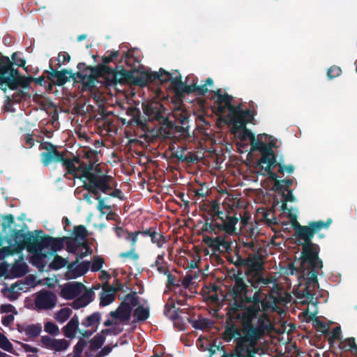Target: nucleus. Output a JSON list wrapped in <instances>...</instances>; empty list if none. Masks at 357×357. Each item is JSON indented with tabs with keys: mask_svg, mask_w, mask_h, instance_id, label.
<instances>
[{
	"mask_svg": "<svg viewBox=\"0 0 357 357\" xmlns=\"http://www.w3.org/2000/svg\"><path fill=\"white\" fill-rule=\"evenodd\" d=\"M202 291H199L202 293ZM204 301L214 313H217L227 300H229L225 330L222 338L227 342L234 340L235 346L231 352L221 357H256L261 350L260 341L269 329V320L259 311V298L263 291H255V301L246 307L243 296L249 291H225L220 299L218 291H203Z\"/></svg>",
	"mask_w": 357,
	"mask_h": 357,
	"instance_id": "nucleus-1",
	"label": "nucleus"
},
{
	"mask_svg": "<svg viewBox=\"0 0 357 357\" xmlns=\"http://www.w3.org/2000/svg\"><path fill=\"white\" fill-rule=\"evenodd\" d=\"M303 243H298L302 247L301 255V264L303 268H307L306 273L303 272V277L305 280L306 287L303 290H315L319 287L317 275L323 268V261L319 257L320 247L318 244L312 243V239L298 238Z\"/></svg>",
	"mask_w": 357,
	"mask_h": 357,
	"instance_id": "nucleus-2",
	"label": "nucleus"
},
{
	"mask_svg": "<svg viewBox=\"0 0 357 357\" xmlns=\"http://www.w3.org/2000/svg\"><path fill=\"white\" fill-rule=\"evenodd\" d=\"M93 154V151L91 150L86 152L84 155L87 161H82L77 167L76 166L75 173L70 174L74 178L82 181L84 190L93 187L103 188V180L113 179L112 176L104 174L98 166H95V162L91 160V157Z\"/></svg>",
	"mask_w": 357,
	"mask_h": 357,
	"instance_id": "nucleus-3",
	"label": "nucleus"
},
{
	"mask_svg": "<svg viewBox=\"0 0 357 357\" xmlns=\"http://www.w3.org/2000/svg\"><path fill=\"white\" fill-rule=\"evenodd\" d=\"M31 76H22L20 71L13 67V62L8 56L0 53V86H5L2 89L6 91V88L16 90L19 86L29 89L31 82Z\"/></svg>",
	"mask_w": 357,
	"mask_h": 357,
	"instance_id": "nucleus-4",
	"label": "nucleus"
},
{
	"mask_svg": "<svg viewBox=\"0 0 357 357\" xmlns=\"http://www.w3.org/2000/svg\"><path fill=\"white\" fill-rule=\"evenodd\" d=\"M245 266L248 268L245 271L247 280L252 288L262 290V288L273 284V287L270 290H284L275 284V279L272 277L266 278L264 277V264L259 257L247 258Z\"/></svg>",
	"mask_w": 357,
	"mask_h": 357,
	"instance_id": "nucleus-5",
	"label": "nucleus"
},
{
	"mask_svg": "<svg viewBox=\"0 0 357 357\" xmlns=\"http://www.w3.org/2000/svg\"><path fill=\"white\" fill-rule=\"evenodd\" d=\"M22 227L27 228L26 224ZM37 234L34 235L32 231H24V228L21 229H13L11 230V234L8 236L7 242L8 245L13 248L16 253H20L24 249H27L29 252H36V246L38 244L39 234L43 233L42 230H36Z\"/></svg>",
	"mask_w": 357,
	"mask_h": 357,
	"instance_id": "nucleus-6",
	"label": "nucleus"
},
{
	"mask_svg": "<svg viewBox=\"0 0 357 357\" xmlns=\"http://www.w3.org/2000/svg\"><path fill=\"white\" fill-rule=\"evenodd\" d=\"M144 77L142 70L136 69L126 70L120 66L116 68H112V70L109 72L108 77L105 78L104 84L106 88L115 86L118 83L129 84L142 87Z\"/></svg>",
	"mask_w": 357,
	"mask_h": 357,
	"instance_id": "nucleus-7",
	"label": "nucleus"
},
{
	"mask_svg": "<svg viewBox=\"0 0 357 357\" xmlns=\"http://www.w3.org/2000/svg\"><path fill=\"white\" fill-rule=\"evenodd\" d=\"M39 149L45 151L40 153V161L44 167H48L52 162H61L68 172L73 171L71 161L66 160V153L59 151L56 146L50 142H44L40 144Z\"/></svg>",
	"mask_w": 357,
	"mask_h": 357,
	"instance_id": "nucleus-8",
	"label": "nucleus"
},
{
	"mask_svg": "<svg viewBox=\"0 0 357 357\" xmlns=\"http://www.w3.org/2000/svg\"><path fill=\"white\" fill-rule=\"evenodd\" d=\"M229 123L232 125L233 130L238 127L244 128L248 123H252L255 119V112L251 109L243 110L242 104L230 108L228 115Z\"/></svg>",
	"mask_w": 357,
	"mask_h": 357,
	"instance_id": "nucleus-9",
	"label": "nucleus"
},
{
	"mask_svg": "<svg viewBox=\"0 0 357 357\" xmlns=\"http://www.w3.org/2000/svg\"><path fill=\"white\" fill-rule=\"evenodd\" d=\"M331 219L328 218L326 222L322 220L311 222L308 225H301L296 220L293 223L295 229V236L298 238L310 240L313 238L314 234L324 228H328L331 224Z\"/></svg>",
	"mask_w": 357,
	"mask_h": 357,
	"instance_id": "nucleus-10",
	"label": "nucleus"
},
{
	"mask_svg": "<svg viewBox=\"0 0 357 357\" xmlns=\"http://www.w3.org/2000/svg\"><path fill=\"white\" fill-rule=\"evenodd\" d=\"M165 110L166 109L162 104L153 102L147 105L144 112L150 120L157 121L159 124L167 128H172L173 127V123L164 115Z\"/></svg>",
	"mask_w": 357,
	"mask_h": 357,
	"instance_id": "nucleus-11",
	"label": "nucleus"
},
{
	"mask_svg": "<svg viewBox=\"0 0 357 357\" xmlns=\"http://www.w3.org/2000/svg\"><path fill=\"white\" fill-rule=\"evenodd\" d=\"M204 243L210 248L214 252L231 254L234 243L228 240L225 236H218L215 238L203 236Z\"/></svg>",
	"mask_w": 357,
	"mask_h": 357,
	"instance_id": "nucleus-12",
	"label": "nucleus"
},
{
	"mask_svg": "<svg viewBox=\"0 0 357 357\" xmlns=\"http://www.w3.org/2000/svg\"><path fill=\"white\" fill-rule=\"evenodd\" d=\"M250 142L251 144V151H258L261 153V158L257 161V165L266 162L269 158L276 155L272 149V147L275 146L274 142L266 144L259 139H256L255 136L254 137V140H250Z\"/></svg>",
	"mask_w": 357,
	"mask_h": 357,
	"instance_id": "nucleus-13",
	"label": "nucleus"
},
{
	"mask_svg": "<svg viewBox=\"0 0 357 357\" xmlns=\"http://www.w3.org/2000/svg\"><path fill=\"white\" fill-rule=\"evenodd\" d=\"M57 303V297L53 291H38L36 294L35 306L37 311L53 309Z\"/></svg>",
	"mask_w": 357,
	"mask_h": 357,
	"instance_id": "nucleus-14",
	"label": "nucleus"
},
{
	"mask_svg": "<svg viewBox=\"0 0 357 357\" xmlns=\"http://www.w3.org/2000/svg\"><path fill=\"white\" fill-rule=\"evenodd\" d=\"M66 238V237L54 238L49 235L40 236L38 244L36 246L37 252H40L45 248H50L52 253L61 250L64 247Z\"/></svg>",
	"mask_w": 357,
	"mask_h": 357,
	"instance_id": "nucleus-15",
	"label": "nucleus"
},
{
	"mask_svg": "<svg viewBox=\"0 0 357 357\" xmlns=\"http://www.w3.org/2000/svg\"><path fill=\"white\" fill-rule=\"evenodd\" d=\"M173 75L174 73H170L162 68L159 69V71L158 73L142 70V75L144 76V84H142V87L146 86L149 84L154 82L155 81L159 82L160 84H164L170 82L171 85L172 86V80L175 77H173Z\"/></svg>",
	"mask_w": 357,
	"mask_h": 357,
	"instance_id": "nucleus-16",
	"label": "nucleus"
},
{
	"mask_svg": "<svg viewBox=\"0 0 357 357\" xmlns=\"http://www.w3.org/2000/svg\"><path fill=\"white\" fill-rule=\"evenodd\" d=\"M99 278L102 282V290H123V284L117 278L115 271L112 275L106 271H101Z\"/></svg>",
	"mask_w": 357,
	"mask_h": 357,
	"instance_id": "nucleus-17",
	"label": "nucleus"
},
{
	"mask_svg": "<svg viewBox=\"0 0 357 357\" xmlns=\"http://www.w3.org/2000/svg\"><path fill=\"white\" fill-rule=\"evenodd\" d=\"M176 73L178 75H176L172 80V88L175 91L176 95L177 96H183L196 93L195 78H193V81L190 84H187L186 82L182 81L181 74L178 71Z\"/></svg>",
	"mask_w": 357,
	"mask_h": 357,
	"instance_id": "nucleus-18",
	"label": "nucleus"
},
{
	"mask_svg": "<svg viewBox=\"0 0 357 357\" xmlns=\"http://www.w3.org/2000/svg\"><path fill=\"white\" fill-rule=\"evenodd\" d=\"M113 179H105L103 180L104 187H93L92 188L85 189L86 190L91 192L95 197V199L98 200L97 208L102 211L104 209H109L111 207L105 204L104 199L100 197V192L108 193V191L112 190L111 182Z\"/></svg>",
	"mask_w": 357,
	"mask_h": 357,
	"instance_id": "nucleus-19",
	"label": "nucleus"
},
{
	"mask_svg": "<svg viewBox=\"0 0 357 357\" xmlns=\"http://www.w3.org/2000/svg\"><path fill=\"white\" fill-rule=\"evenodd\" d=\"M50 68L48 79H51L56 85L62 86L70 81V78L75 80L76 75L73 73L71 70L67 69L54 70L52 64L50 65Z\"/></svg>",
	"mask_w": 357,
	"mask_h": 357,
	"instance_id": "nucleus-20",
	"label": "nucleus"
},
{
	"mask_svg": "<svg viewBox=\"0 0 357 357\" xmlns=\"http://www.w3.org/2000/svg\"><path fill=\"white\" fill-rule=\"evenodd\" d=\"M259 166L261 169H264L266 174L274 181V183H276L277 181H280V180L278 179V175L272 171V169L278 167V172L282 174L284 173V165L277 161L276 155L269 158L266 162L261 163Z\"/></svg>",
	"mask_w": 357,
	"mask_h": 357,
	"instance_id": "nucleus-21",
	"label": "nucleus"
},
{
	"mask_svg": "<svg viewBox=\"0 0 357 357\" xmlns=\"http://www.w3.org/2000/svg\"><path fill=\"white\" fill-rule=\"evenodd\" d=\"M75 79H79V82L82 83L81 90L82 91H93L96 89L97 84L99 82L90 73H84L77 72Z\"/></svg>",
	"mask_w": 357,
	"mask_h": 357,
	"instance_id": "nucleus-22",
	"label": "nucleus"
},
{
	"mask_svg": "<svg viewBox=\"0 0 357 357\" xmlns=\"http://www.w3.org/2000/svg\"><path fill=\"white\" fill-rule=\"evenodd\" d=\"M76 262L71 263L68 265V271L67 272L68 278H77L84 275L90 268V262L88 261H82L77 265Z\"/></svg>",
	"mask_w": 357,
	"mask_h": 357,
	"instance_id": "nucleus-23",
	"label": "nucleus"
},
{
	"mask_svg": "<svg viewBox=\"0 0 357 357\" xmlns=\"http://www.w3.org/2000/svg\"><path fill=\"white\" fill-rule=\"evenodd\" d=\"M132 307L126 301H123L115 311L109 312V316L118 319L121 322L128 321L131 316Z\"/></svg>",
	"mask_w": 357,
	"mask_h": 357,
	"instance_id": "nucleus-24",
	"label": "nucleus"
},
{
	"mask_svg": "<svg viewBox=\"0 0 357 357\" xmlns=\"http://www.w3.org/2000/svg\"><path fill=\"white\" fill-rule=\"evenodd\" d=\"M17 330L19 333H24L30 339H33L40 335L42 331V326L40 324H17Z\"/></svg>",
	"mask_w": 357,
	"mask_h": 357,
	"instance_id": "nucleus-25",
	"label": "nucleus"
},
{
	"mask_svg": "<svg viewBox=\"0 0 357 357\" xmlns=\"http://www.w3.org/2000/svg\"><path fill=\"white\" fill-rule=\"evenodd\" d=\"M232 99V96H229L228 93L218 96V98H217L214 103V107L220 114L225 113L227 109L230 112V108L234 107L231 105Z\"/></svg>",
	"mask_w": 357,
	"mask_h": 357,
	"instance_id": "nucleus-26",
	"label": "nucleus"
},
{
	"mask_svg": "<svg viewBox=\"0 0 357 357\" xmlns=\"http://www.w3.org/2000/svg\"><path fill=\"white\" fill-rule=\"evenodd\" d=\"M79 317L77 314H75L68 324L62 328V331L65 337L70 340L74 339L77 332H79Z\"/></svg>",
	"mask_w": 357,
	"mask_h": 357,
	"instance_id": "nucleus-27",
	"label": "nucleus"
},
{
	"mask_svg": "<svg viewBox=\"0 0 357 357\" xmlns=\"http://www.w3.org/2000/svg\"><path fill=\"white\" fill-rule=\"evenodd\" d=\"M126 114L131 117L128 122V125L135 124L143 130L147 128L146 123L140 118L141 113L139 109L135 107H129L126 110Z\"/></svg>",
	"mask_w": 357,
	"mask_h": 357,
	"instance_id": "nucleus-28",
	"label": "nucleus"
},
{
	"mask_svg": "<svg viewBox=\"0 0 357 357\" xmlns=\"http://www.w3.org/2000/svg\"><path fill=\"white\" fill-rule=\"evenodd\" d=\"M143 236H149L152 243L155 244L158 248H161L165 242V238L161 233L157 231L155 227H150L148 229L142 231Z\"/></svg>",
	"mask_w": 357,
	"mask_h": 357,
	"instance_id": "nucleus-29",
	"label": "nucleus"
},
{
	"mask_svg": "<svg viewBox=\"0 0 357 357\" xmlns=\"http://www.w3.org/2000/svg\"><path fill=\"white\" fill-rule=\"evenodd\" d=\"M192 321H193V319L191 318L189 313L185 312L184 310H180L174 321V326L180 331H184L187 327L188 323L192 324Z\"/></svg>",
	"mask_w": 357,
	"mask_h": 357,
	"instance_id": "nucleus-30",
	"label": "nucleus"
},
{
	"mask_svg": "<svg viewBox=\"0 0 357 357\" xmlns=\"http://www.w3.org/2000/svg\"><path fill=\"white\" fill-rule=\"evenodd\" d=\"M226 220L220 223V230L225 231L228 234H232L235 232L236 225L238 221V218L236 215H225Z\"/></svg>",
	"mask_w": 357,
	"mask_h": 357,
	"instance_id": "nucleus-31",
	"label": "nucleus"
},
{
	"mask_svg": "<svg viewBox=\"0 0 357 357\" xmlns=\"http://www.w3.org/2000/svg\"><path fill=\"white\" fill-rule=\"evenodd\" d=\"M84 294L78 298H75V300L72 303L71 306L74 309H79L85 307L90 303L93 300V296L95 291H83Z\"/></svg>",
	"mask_w": 357,
	"mask_h": 357,
	"instance_id": "nucleus-32",
	"label": "nucleus"
},
{
	"mask_svg": "<svg viewBox=\"0 0 357 357\" xmlns=\"http://www.w3.org/2000/svg\"><path fill=\"white\" fill-rule=\"evenodd\" d=\"M84 294L78 298H75V300L72 303L71 306L74 309H79L85 307L90 303L93 300V296L95 291H83Z\"/></svg>",
	"mask_w": 357,
	"mask_h": 357,
	"instance_id": "nucleus-33",
	"label": "nucleus"
},
{
	"mask_svg": "<svg viewBox=\"0 0 357 357\" xmlns=\"http://www.w3.org/2000/svg\"><path fill=\"white\" fill-rule=\"evenodd\" d=\"M101 321V314L99 312H95L87 316L82 321L81 324L85 328H92V329L98 328V326Z\"/></svg>",
	"mask_w": 357,
	"mask_h": 357,
	"instance_id": "nucleus-34",
	"label": "nucleus"
},
{
	"mask_svg": "<svg viewBox=\"0 0 357 357\" xmlns=\"http://www.w3.org/2000/svg\"><path fill=\"white\" fill-rule=\"evenodd\" d=\"M112 70V68L105 65V64H99L96 66H91L90 68V73L97 79L100 77H108L109 72Z\"/></svg>",
	"mask_w": 357,
	"mask_h": 357,
	"instance_id": "nucleus-35",
	"label": "nucleus"
},
{
	"mask_svg": "<svg viewBox=\"0 0 357 357\" xmlns=\"http://www.w3.org/2000/svg\"><path fill=\"white\" fill-rule=\"evenodd\" d=\"M179 310V308H176L173 298L169 297L168 302L165 305V315L174 323Z\"/></svg>",
	"mask_w": 357,
	"mask_h": 357,
	"instance_id": "nucleus-36",
	"label": "nucleus"
},
{
	"mask_svg": "<svg viewBox=\"0 0 357 357\" xmlns=\"http://www.w3.org/2000/svg\"><path fill=\"white\" fill-rule=\"evenodd\" d=\"M106 338L102 334V333H97L93 336L92 339H91L88 343L89 344V349L91 351H98L99 349L102 348V345L105 342Z\"/></svg>",
	"mask_w": 357,
	"mask_h": 357,
	"instance_id": "nucleus-37",
	"label": "nucleus"
},
{
	"mask_svg": "<svg viewBox=\"0 0 357 357\" xmlns=\"http://www.w3.org/2000/svg\"><path fill=\"white\" fill-rule=\"evenodd\" d=\"M231 132L234 135H237L238 132H239L238 137L240 139L241 141L245 142L247 139L254 140L255 134L252 132L250 130L246 128V126H245L244 128H237L236 130H233V128H231Z\"/></svg>",
	"mask_w": 357,
	"mask_h": 357,
	"instance_id": "nucleus-38",
	"label": "nucleus"
},
{
	"mask_svg": "<svg viewBox=\"0 0 357 357\" xmlns=\"http://www.w3.org/2000/svg\"><path fill=\"white\" fill-rule=\"evenodd\" d=\"M310 320H312L313 327L321 332L324 337H327L330 334L329 329L326 327V324L321 321L314 314H310Z\"/></svg>",
	"mask_w": 357,
	"mask_h": 357,
	"instance_id": "nucleus-39",
	"label": "nucleus"
},
{
	"mask_svg": "<svg viewBox=\"0 0 357 357\" xmlns=\"http://www.w3.org/2000/svg\"><path fill=\"white\" fill-rule=\"evenodd\" d=\"M118 291H101L100 294V305L105 307L112 303Z\"/></svg>",
	"mask_w": 357,
	"mask_h": 357,
	"instance_id": "nucleus-40",
	"label": "nucleus"
},
{
	"mask_svg": "<svg viewBox=\"0 0 357 357\" xmlns=\"http://www.w3.org/2000/svg\"><path fill=\"white\" fill-rule=\"evenodd\" d=\"M190 294L188 295L186 291H178V294L176 291H174V294L171 296L174 301V303H176L180 305H183L188 298H192L194 296V294H198L199 291H190Z\"/></svg>",
	"mask_w": 357,
	"mask_h": 357,
	"instance_id": "nucleus-41",
	"label": "nucleus"
},
{
	"mask_svg": "<svg viewBox=\"0 0 357 357\" xmlns=\"http://www.w3.org/2000/svg\"><path fill=\"white\" fill-rule=\"evenodd\" d=\"M213 326V321L208 318H199L192 321V326L195 329L204 330L211 328Z\"/></svg>",
	"mask_w": 357,
	"mask_h": 357,
	"instance_id": "nucleus-42",
	"label": "nucleus"
},
{
	"mask_svg": "<svg viewBox=\"0 0 357 357\" xmlns=\"http://www.w3.org/2000/svg\"><path fill=\"white\" fill-rule=\"evenodd\" d=\"M33 255L32 257V264L38 267L40 270L43 269L45 267V258L46 255L43 253V251L31 252Z\"/></svg>",
	"mask_w": 357,
	"mask_h": 357,
	"instance_id": "nucleus-43",
	"label": "nucleus"
},
{
	"mask_svg": "<svg viewBox=\"0 0 357 357\" xmlns=\"http://www.w3.org/2000/svg\"><path fill=\"white\" fill-rule=\"evenodd\" d=\"M294 181L291 178H286L277 181L274 183L273 190L275 192L280 193L282 190H288L289 188L293 185Z\"/></svg>",
	"mask_w": 357,
	"mask_h": 357,
	"instance_id": "nucleus-44",
	"label": "nucleus"
},
{
	"mask_svg": "<svg viewBox=\"0 0 357 357\" xmlns=\"http://www.w3.org/2000/svg\"><path fill=\"white\" fill-rule=\"evenodd\" d=\"M150 315L149 308L145 307L142 305L138 306L135 310L133 313V316L139 321H146Z\"/></svg>",
	"mask_w": 357,
	"mask_h": 357,
	"instance_id": "nucleus-45",
	"label": "nucleus"
},
{
	"mask_svg": "<svg viewBox=\"0 0 357 357\" xmlns=\"http://www.w3.org/2000/svg\"><path fill=\"white\" fill-rule=\"evenodd\" d=\"M291 294H294L296 296H301L303 298H305L306 302L308 303H312L316 305L318 303L317 298H314V296H317V292L314 291V294H312L313 291H290Z\"/></svg>",
	"mask_w": 357,
	"mask_h": 357,
	"instance_id": "nucleus-46",
	"label": "nucleus"
},
{
	"mask_svg": "<svg viewBox=\"0 0 357 357\" xmlns=\"http://www.w3.org/2000/svg\"><path fill=\"white\" fill-rule=\"evenodd\" d=\"M340 348L344 351H354L355 354H357V345L355 338L353 337L342 340L340 344Z\"/></svg>",
	"mask_w": 357,
	"mask_h": 357,
	"instance_id": "nucleus-47",
	"label": "nucleus"
},
{
	"mask_svg": "<svg viewBox=\"0 0 357 357\" xmlns=\"http://www.w3.org/2000/svg\"><path fill=\"white\" fill-rule=\"evenodd\" d=\"M100 284L98 287H92L90 289L86 288L85 285L80 282H68L61 290H98Z\"/></svg>",
	"mask_w": 357,
	"mask_h": 357,
	"instance_id": "nucleus-48",
	"label": "nucleus"
},
{
	"mask_svg": "<svg viewBox=\"0 0 357 357\" xmlns=\"http://www.w3.org/2000/svg\"><path fill=\"white\" fill-rule=\"evenodd\" d=\"M72 312L73 311L71 309L68 307H63L55 314L54 318L58 322L63 324L69 319Z\"/></svg>",
	"mask_w": 357,
	"mask_h": 357,
	"instance_id": "nucleus-49",
	"label": "nucleus"
},
{
	"mask_svg": "<svg viewBox=\"0 0 357 357\" xmlns=\"http://www.w3.org/2000/svg\"><path fill=\"white\" fill-rule=\"evenodd\" d=\"M73 234L75 236L74 238L79 241H84L88 236V231L85 226L80 225L74 227Z\"/></svg>",
	"mask_w": 357,
	"mask_h": 357,
	"instance_id": "nucleus-50",
	"label": "nucleus"
},
{
	"mask_svg": "<svg viewBox=\"0 0 357 357\" xmlns=\"http://www.w3.org/2000/svg\"><path fill=\"white\" fill-rule=\"evenodd\" d=\"M213 84V80L211 77H208L205 82V84L203 85L197 84V78H195V88H196V93L198 96H204L208 91L207 86H212Z\"/></svg>",
	"mask_w": 357,
	"mask_h": 357,
	"instance_id": "nucleus-51",
	"label": "nucleus"
},
{
	"mask_svg": "<svg viewBox=\"0 0 357 357\" xmlns=\"http://www.w3.org/2000/svg\"><path fill=\"white\" fill-rule=\"evenodd\" d=\"M28 271V266L25 263H17L12 267L13 273L17 277L24 275Z\"/></svg>",
	"mask_w": 357,
	"mask_h": 357,
	"instance_id": "nucleus-52",
	"label": "nucleus"
},
{
	"mask_svg": "<svg viewBox=\"0 0 357 357\" xmlns=\"http://www.w3.org/2000/svg\"><path fill=\"white\" fill-rule=\"evenodd\" d=\"M68 263V261L61 256L56 255L53 261L50 264V268L52 270H59Z\"/></svg>",
	"mask_w": 357,
	"mask_h": 357,
	"instance_id": "nucleus-53",
	"label": "nucleus"
},
{
	"mask_svg": "<svg viewBox=\"0 0 357 357\" xmlns=\"http://www.w3.org/2000/svg\"><path fill=\"white\" fill-rule=\"evenodd\" d=\"M70 342L65 339H54L52 350L62 351L68 348Z\"/></svg>",
	"mask_w": 357,
	"mask_h": 357,
	"instance_id": "nucleus-54",
	"label": "nucleus"
},
{
	"mask_svg": "<svg viewBox=\"0 0 357 357\" xmlns=\"http://www.w3.org/2000/svg\"><path fill=\"white\" fill-rule=\"evenodd\" d=\"M236 254L234 256H229L228 260L236 267L245 266L247 258L242 257L238 252L235 251Z\"/></svg>",
	"mask_w": 357,
	"mask_h": 357,
	"instance_id": "nucleus-55",
	"label": "nucleus"
},
{
	"mask_svg": "<svg viewBox=\"0 0 357 357\" xmlns=\"http://www.w3.org/2000/svg\"><path fill=\"white\" fill-rule=\"evenodd\" d=\"M126 240L130 241L131 248L136 250V243L139 235H142V231H136L134 232L126 231Z\"/></svg>",
	"mask_w": 357,
	"mask_h": 357,
	"instance_id": "nucleus-56",
	"label": "nucleus"
},
{
	"mask_svg": "<svg viewBox=\"0 0 357 357\" xmlns=\"http://www.w3.org/2000/svg\"><path fill=\"white\" fill-rule=\"evenodd\" d=\"M0 348L8 352L13 354V347L8 338L0 333Z\"/></svg>",
	"mask_w": 357,
	"mask_h": 357,
	"instance_id": "nucleus-57",
	"label": "nucleus"
},
{
	"mask_svg": "<svg viewBox=\"0 0 357 357\" xmlns=\"http://www.w3.org/2000/svg\"><path fill=\"white\" fill-rule=\"evenodd\" d=\"M144 291H130L128 294L123 301L128 302L130 306H136L139 304V297L137 296V294H142Z\"/></svg>",
	"mask_w": 357,
	"mask_h": 357,
	"instance_id": "nucleus-58",
	"label": "nucleus"
},
{
	"mask_svg": "<svg viewBox=\"0 0 357 357\" xmlns=\"http://www.w3.org/2000/svg\"><path fill=\"white\" fill-rule=\"evenodd\" d=\"M243 274L241 271H238L237 275H234L235 277V284L236 287L238 288L237 290H248V286L245 284L243 278L241 277V275ZM231 290H236L234 288Z\"/></svg>",
	"mask_w": 357,
	"mask_h": 357,
	"instance_id": "nucleus-59",
	"label": "nucleus"
},
{
	"mask_svg": "<svg viewBox=\"0 0 357 357\" xmlns=\"http://www.w3.org/2000/svg\"><path fill=\"white\" fill-rule=\"evenodd\" d=\"M44 331L53 336H56L59 334V329L58 326L50 321H47L45 324Z\"/></svg>",
	"mask_w": 357,
	"mask_h": 357,
	"instance_id": "nucleus-60",
	"label": "nucleus"
},
{
	"mask_svg": "<svg viewBox=\"0 0 357 357\" xmlns=\"http://www.w3.org/2000/svg\"><path fill=\"white\" fill-rule=\"evenodd\" d=\"M88 342L83 339L82 337H79L77 343L75 345L73 352L77 356H80L83 352L84 349L87 346Z\"/></svg>",
	"mask_w": 357,
	"mask_h": 357,
	"instance_id": "nucleus-61",
	"label": "nucleus"
},
{
	"mask_svg": "<svg viewBox=\"0 0 357 357\" xmlns=\"http://www.w3.org/2000/svg\"><path fill=\"white\" fill-rule=\"evenodd\" d=\"M110 54L114 61V62L117 61L119 63H121L123 60H126L129 56V54L126 52H123L122 53L120 51H111Z\"/></svg>",
	"mask_w": 357,
	"mask_h": 357,
	"instance_id": "nucleus-62",
	"label": "nucleus"
},
{
	"mask_svg": "<svg viewBox=\"0 0 357 357\" xmlns=\"http://www.w3.org/2000/svg\"><path fill=\"white\" fill-rule=\"evenodd\" d=\"M105 261L102 257L99 256L94 257L92 261L91 266L90 265L91 271L93 272L100 271Z\"/></svg>",
	"mask_w": 357,
	"mask_h": 357,
	"instance_id": "nucleus-63",
	"label": "nucleus"
},
{
	"mask_svg": "<svg viewBox=\"0 0 357 357\" xmlns=\"http://www.w3.org/2000/svg\"><path fill=\"white\" fill-rule=\"evenodd\" d=\"M66 244L67 250L69 252L75 253L78 248V244H77L78 240H77L74 238H66Z\"/></svg>",
	"mask_w": 357,
	"mask_h": 357,
	"instance_id": "nucleus-64",
	"label": "nucleus"
}]
</instances>
